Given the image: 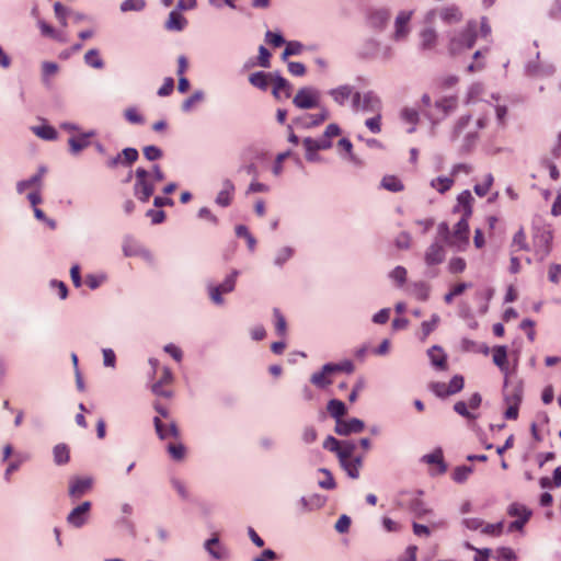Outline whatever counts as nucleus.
<instances>
[{"label":"nucleus","mask_w":561,"mask_h":561,"mask_svg":"<svg viewBox=\"0 0 561 561\" xmlns=\"http://www.w3.org/2000/svg\"><path fill=\"white\" fill-rule=\"evenodd\" d=\"M468 403H466L465 401H458L454 404V410L456 413L466 419L474 420L477 416L468 410Z\"/></svg>","instance_id":"0e129e2a"},{"label":"nucleus","mask_w":561,"mask_h":561,"mask_svg":"<svg viewBox=\"0 0 561 561\" xmlns=\"http://www.w3.org/2000/svg\"><path fill=\"white\" fill-rule=\"evenodd\" d=\"M45 172H46V169L42 167L38 169V172L35 175H33L28 180L19 182L16 185L18 192L21 194L28 187L41 186Z\"/></svg>","instance_id":"2f4dec72"},{"label":"nucleus","mask_w":561,"mask_h":561,"mask_svg":"<svg viewBox=\"0 0 561 561\" xmlns=\"http://www.w3.org/2000/svg\"><path fill=\"white\" fill-rule=\"evenodd\" d=\"M400 117L403 122L411 125L408 131L413 133L420 119L419 112L415 108L404 107L400 112Z\"/></svg>","instance_id":"e433bc0d"},{"label":"nucleus","mask_w":561,"mask_h":561,"mask_svg":"<svg viewBox=\"0 0 561 561\" xmlns=\"http://www.w3.org/2000/svg\"><path fill=\"white\" fill-rule=\"evenodd\" d=\"M265 41L274 47H279L285 44V39L280 34L271 31L265 33Z\"/></svg>","instance_id":"774afa93"},{"label":"nucleus","mask_w":561,"mask_h":561,"mask_svg":"<svg viewBox=\"0 0 561 561\" xmlns=\"http://www.w3.org/2000/svg\"><path fill=\"white\" fill-rule=\"evenodd\" d=\"M31 130L44 140H55L58 136L57 130L49 125L32 126Z\"/></svg>","instance_id":"c9c22d12"},{"label":"nucleus","mask_w":561,"mask_h":561,"mask_svg":"<svg viewBox=\"0 0 561 561\" xmlns=\"http://www.w3.org/2000/svg\"><path fill=\"white\" fill-rule=\"evenodd\" d=\"M438 14L444 23L446 24H456L459 23L462 19V13L459 8L455 4L442 8L438 11Z\"/></svg>","instance_id":"5701e85b"},{"label":"nucleus","mask_w":561,"mask_h":561,"mask_svg":"<svg viewBox=\"0 0 561 561\" xmlns=\"http://www.w3.org/2000/svg\"><path fill=\"white\" fill-rule=\"evenodd\" d=\"M168 453L174 460H182L185 457L186 448L182 443H169Z\"/></svg>","instance_id":"49530a36"},{"label":"nucleus","mask_w":561,"mask_h":561,"mask_svg":"<svg viewBox=\"0 0 561 561\" xmlns=\"http://www.w3.org/2000/svg\"><path fill=\"white\" fill-rule=\"evenodd\" d=\"M438 322H439L438 314H433L430 321L422 322V324H421L422 341H425V339L436 329Z\"/></svg>","instance_id":"3c124183"},{"label":"nucleus","mask_w":561,"mask_h":561,"mask_svg":"<svg viewBox=\"0 0 561 561\" xmlns=\"http://www.w3.org/2000/svg\"><path fill=\"white\" fill-rule=\"evenodd\" d=\"M340 463L352 479L359 477V468L362 466V459L359 457L351 458Z\"/></svg>","instance_id":"4c0bfd02"},{"label":"nucleus","mask_w":561,"mask_h":561,"mask_svg":"<svg viewBox=\"0 0 561 561\" xmlns=\"http://www.w3.org/2000/svg\"><path fill=\"white\" fill-rule=\"evenodd\" d=\"M458 105L457 96H446L435 103V107L442 112L443 117L454 112Z\"/></svg>","instance_id":"c756f323"},{"label":"nucleus","mask_w":561,"mask_h":561,"mask_svg":"<svg viewBox=\"0 0 561 561\" xmlns=\"http://www.w3.org/2000/svg\"><path fill=\"white\" fill-rule=\"evenodd\" d=\"M84 61L88 66L95 69H102L104 67L103 59L98 49L88 50L84 55Z\"/></svg>","instance_id":"79ce46f5"},{"label":"nucleus","mask_w":561,"mask_h":561,"mask_svg":"<svg viewBox=\"0 0 561 561\" xmlns=\"http://www.w3.org/2000/svg\"><path fill=\"white\" fill-rule=\"evenodd\" d=\"M375 114L374 117L366 119L365 125L371 133L378 134L381 130V115L380 112Z\"/></svg>","instance_id":"052dcab7"},{"label":"nucleus","mask_w":561,"mask_h":561,"mask_svg":"<svg viewBox=\"0 0 561 561\" xmlns=\"http://www.w3.org/2000/svg\"><path fill=\"white\" fill-rule=\"evenodd\" d=\"M430 389L433 393H435L438 398H442V399L451 396V393L449 392V389H448V385L446 382H440V381L432 382L430 385Z\"/></svg>","instance_id":"5fc2aeb1"},{"label":"nucleus","mask_w":561,"mask_h":561,"mask_svg":"<svg viewBox=\"0 0 561 561\" xmlns=\"http://www.w3.org/2000/svg\"><path fill=\"white\" fill-rule=\"evenodd\" d=\"M513 247H516L517 250H528L526 233L523 229H519L514 238H513Z\"/></svg>","instance_id":"338daca9"},{"label":"nucleus","mask_w":561,"mask_h":561,"mask_svg":"<svg viewBox=\"0 0 561 561\" xmlns=\"http://www.w3.org/2000/svg\"><path fill=\"white\" fill-rule=\"evenodd\" d=\"M473 197L469 191L461 192L457 197L455 211L461 213V217L469 218L472 214Z\"/></svg>","instance_id":"aec40b11"},{"label":"nucleus","mask_w":561,"mask_h":561,"mask_svg":"<svg viewBox=\"0 0 561 561\" xmlns=\"http://www.w3.org/2000/svg\"><path fill=\"white\" fill-rule=\"evenodd\" d=\"M366 18L370 27L381 31L390 20V11L387 8H371L367 11Z\"/></svg>","instance_id":"9b49d317"},{"label":"nucleus","mask_w":561,"mask_h":561,"mask_svg":"<svg viewBox=\"0 0 561 561\" xmlns=\"http://www.w3.org/2000/svg\"><path fill=\"white\" fill-rule=\"evenodd\" d=\"M91 134H81L78 136H73L69 138L68 142L70 146V150L73 154L79 153L81 150L87 148L90 145V138Z\"/></svg>","instance_id":"7c9ffc66"},{"label":"nucleus","mask_w":561,"mask_h":561,"mask_svg":"<svg viewBox=\"0 0 561 561\" xmlns=\"http://www.w3.org/2000/svg\"><path fill=\"white\" fill-rule=\"evenodd\" d=\"M445 249L439 242L432 243L425 251L424 260L428 266L440 264L445 260Z\"/></svg>","instance_id":"f3484780"},{"label":"nucleus","mask_w":561,"mask_h":561,"mask_svg":"<svg viewBox=\"0 0 561 561\" xmlns=\"http://www.w3.org/2000/svg\"><path fill=\"white\" fill-rule=\"evenodd\" d=\"M420 38L422 49H432L436 45L437 33L434 28L427 27L421 32Z\"/></svg>","instance_id":"f704fd0d"},{"label":"nucleus","mask_w":561,"mask_h":561,"mask_svg":"<svg viewBox=\"0 0 561 561\" xmlns=\"http://www.w3.org/2000/svg\"><path fill=\"white\" fill-rule=\"evenodd\" d=\"M273 314L275 318V330L279 336H285L287 333V323L285 317L278 308H274Z\"/></svg>","instance_id":"c03bdc74"},{"label":"nucleus","mask_w":561,"mask_h":561,"mask_svg":"<svg viewBox=\"0 0 561 561\" xmlns=\"http://www.w3.org/2000/svg\"><path fill=\"white\" fill-rule=\"evenodd\" d=\"M293 103L298 108H312L318 105V95L313 90L309 88H302L296 93Z\"/></svg>","instance_id":"f8f14e48"},{"label":"nucleus","mask_w":561,"mask_h":561,"mask_svg":"<svg viewBox=\"0 0 561 561\" xmlns=\"http://www.w3.org/2000/svg\"><path fill=\"white\" fill-rule=\"evenodd\" d=\"M273 94L275 95V98H280L283 95L284 98L287 99L290 96L291 85L285 78L280 76H275L273 78Z\"/></svg>","instance_id":"a878e982"},{"label":"nucleus","mask_w":561,"mask_h":561,"mask_svg":"<svg viewBox=\"0 0 561 561\" xmlns=\"http://www.w3.org/2000/svg\"><path fill=\"white\" fill-rule=\"evenodd\" d=\"M495 559L497 561H516L517 557L512 548L501 547L495 551Z\"/></svg>","instance_id":"864d4df0"},{"label":"nucleus","mask_w":561,"mask_h":561,"mask_svg":"<svg viewBox=\"0 0 561 561\" xmlns=\"http://www.w3.org/2000/svg\"><path fill=\"white\" fill-rule=\"evenodd\" d=\"M304 45L297 41L286 43V47L282 54V59L286 60L289 56L301 54Z\"/></svg>","instance_id":"09e8293b"},{"label":"nucleus","mask_w":561,"mask_h":561,"mask_svg":"<svg viewBox=\"0 0 561 561\" xmlns=\"http://www.w3.org/2000/svg\"><path fill=\"white\" fill-rule=\"evenodd\" d=\"M329 117L327 110H322L316 114H305L297 118L296 123L304 128H311L322 124Z\"/></svg>","instance_id":"6ab92c4d"},{"label":"nucleus","mask_w":561,"mask_h":561,"mask_svg":"<svg viewBox=\"0 0 561 561\" xmlns=\"http://www.w3.org/2000/svg\"><path fill=\"white\" fill-rule=\"evenodd\" d=\"M477 28L478 23L476 21H469L465 28L457 36L450 39V54L456 55L465 49L472 48L477 39Z\"/></svg>","instance_id":"7ed1b4c3"},{"label":"nucleus","mask_w":561,"mask_h":561,"mask_svg":"<svg viewBox=\"0 0 561 561\" xmlns=\"http://www.w3.org/2000/svg\"><path fill=\"white\" fill-rule=\"evenodd\" d=\"M507 514L512 517H517L516 520L510 524L508 531L522 530L531 516V512L525 505L518 503L511 504Z\"/></svg>","instance_id":"6e6552de"},{"label":"nucleus","mask_w":561,"mask_h":561,"mask_svg":"<svg viewBox=\"0 0 561 561\" xmlns=\"http://www.w3.org/2000/svg\"><path fill=\"white\" fill-rule=\"evenodd\" d=\"M91 502L84 501L76 506L67 516V523L76 528H80L87 524L91 512Z\"/></svg>","instance_id":"1a4fd4ad"},{"label":"nucleus","mask_w":561,"mask_h":561,"mask_svg":"<svg viewBox=\"0 0 561 561\" xmlns=\"http://www.w3.org/2000/svg\"><path fill=\"white\" fill-rule=\"evenodd\" d=\"M381 186L385 190L390 191V192H394V193L401 192L404 188V185L401 182V180L398 179L394 175H386V176H383V179L381 180Z\"/></svg>","instance_id":"a19ab883"},{"label":"nucleus","mask_w":561,"mask_h":561,"mask_svg":"<svg viewBox=\"0 0 561 561\" xmlns=\"http://www.w3.org/2000/svg\"><path fill=\"white\" fill-rule=\"evenodd\" d=\"M413 15V11H401L394 21V39L400 41L408 36L410 32L409 23Z\"/></svg>","instance_id":"4468645a"},{"label":"nucleus","mask_w":561,"mask_h":561,"mask_svg":"<svg viewBox=\"0 0 561 561\" xmlns=\"http://www.w3.org/2000/svg\"><path fill=\"white\" fill-rule=\"evenodd\" d=\"M234 193V185L230 180L222 183V188L216 197V203L221 207H227L231 204Z\"/></svg>","instance_id":"b1692460"},{"label":"nucleus","mask_w":561,"mask_h":561,"mask_svg":"<svg viewBox=\"0 0 561 561\" xmlns=\"http://www.w3.org/2000/svg\"><path fill=\"white\" fill-rule=\"evenodd\" d=\"M356 449L354 443L351 442H341V449L339 450L337 457L340 462H344L347 459L353 458V454Z\"/></svg>","instance_id":"a18cd8bd"},{"label":"nucleus","mask_w":561,"mask_h":561,"mask_svg":"<svg viewBox=\"0 0 561 561\" xmlns=\"http://www.w3.org/2000/svg\"><path fill=\"white\" fill-rule=\"evenodd\" d=\"M238 272L233 271L227 278L218 286L209 287V296L213 302L221 305L224 302L222 294H228L234 289Z\"/></svg>","instance_id":"9d476101"},{"label":"nucleus","mask_w":561,"mask_h":561,"mask_svg":"<svg viewBox=\"0 0 561 561\" xmlns=\"http://www.w3.org/2000/svg\"><path fill=\"white\" fill-rule=\"evenodd\" d=\"M552 239L553 234L550 226L535 227L533 244L539 260H543L549 255L551 251Z\"/></svg>","instance_id":"20e7f679"},{"label":"nucleus","mask_w":561,"mask_h":561,"mask_svg":"<svg viewBox=\"0 0 561 561\" xmlns=\"http://www.w3.org/2000/svg\"><path fill=\"white\" fill-rule=\"evenodd\" d=\"M329 93L336 103L343 105L355 92H353V88L350 85H341L332 89Z\"/></svg>","instance_id":"473e14b6"},{"label":"nucleus","mask_w":561,"mask_h":561,"mask_svg":"<svg viewBox=\"0 0 561 561\" xmlns=\"http://www.w3.org/2000/svg\"><path fill=\"white\" fill-rule=\"evenodd\" d=\"M492 183L493 176L491 174H488L482 183L474 185L476 194L479 195L480 197L485 196L489 193Z\"/></svg>","instance_id":"4d7b16f0"},{"label":"nucleus","mask_w":561,"mask_h":561,"mask_svg":"<svg viewBox=\"0 0 561 561\" xmlns=\"http://www.w3.org/2000/svg\"><path fill=\"white\" fill-rule=\"evenodd\" d=\"M422 461L427 465L436 466V469L432 472L433 474H443L447 470V466L444 461L443 450L440 448L435 449L433 453L424 455Z\"/></svg>","instance_id":"a211bd4d"},{"label":"nucleus","mask_w":561,"mask_h":561,"mask_svg":"<svg viewBox=\"0 0 561 561\" xmlns=\"http://www.w3.org/2000/svg\"><path fill=\"white\" fill-rule=\"evenodd\" d=\"M365 424L359 419L353 417L350 420H341L335 423V433L341 436H347L355 433L363 432Z\"/></svg>","instance_id":"ddd939ff"},{"label":"nucleus","mask_w":561,"mask_h":561,"mask_svg":"<svg viewBox=\"0 0 561 561\" xmlns=\"http://www.w3.org/2000/svg\"><path fill=\"white\" fill-rule=\"evenodd\" d=\"M304 147L307 151L306 159L308 161H313L316 152L321 150L317 139H312L310 137L304 139Z\"/></svg>","instance_id":"de8ad7c7"},{"label":"nucleus","mask_w":561,"mask_h":561,"mask_svg":"<svg viewBox=\"0 0 561 561\" xmlns=\"http://www.w3.org/2000/svg\"><path fill=\"white\" fill-rule=\"evenodd\" d=\"M503 528H504L503 522H499L495 524H489V523L484 522L481 534L486 535V536H492V537H499L502 535Z\"/></svg>","instance_id":"8fccbe9b"},{"label":"nucleus","mask_w":561,"mask_h":561,"mask_svg":"<svg viewBox=\"0 0 561 561\" xmlns=\"http://www.w3.org/2000/svg\"><path fill=\"white\" fill-rule=\"evenodd\" d=\"M91 478H73L69 482V495L73 500H78L87 494L92 488Z\"/></svg>","instance_id":"2eb2a0df"},{"label":"nucleus","mask_w":561,"mask_h":561,"mask_svg":"<svg viewBox=\"0 0 561 561\" xmlns=\"http://www.w3.org/2000/svg\"><path fill=\"white\" fill-rule=\"evenodd\" d=\"M158 375L157 381L151 386L152 392L162 400L169 401L172 398L171 385L173 381L172 373L169 368L163 367L154 371Z\"/></svg>","instance_id":"39448f33"},{"label":"nucleus","mask_w":561,"mask_h":561,"mask_svg":"<svg viewBox=\"0 0 561 561\" xmlns=\"http://www.w3.org/2000/svg\"><path fill=\"white\" fill-rule=\"evenodd\" d=\"M411 243H412L411 234L405 231L400 232L394 239V244L399 250L410 249Z\"/></svg>","instance_id":"6e6d98bb"},{"label":"nucleus","mask_w":561,"mask_h":561,"mask_svg":"<svg viewBox=\"0 0 561 561\" xmlns=\"http://www.w3.org/2000/svg\"><path fill=\"white\" fill-rule=\"evenodd\" d=\"M157 415L153 417L156 432L161 439L178 438L179 428L170 414L168 402L157 400L153 404Z\"/></svg>","instance_id":"f257e3e1"},{"label":"nucleus","mask_w":561,"mask_h":561,"mask_svg":"<svg viewBox=\"0 0 561 561\" xmlns=\"http://www.w3.org/2000/svg\"><path fill=\"white\" fill-rule=\"evenodd\" d=\"M352 105L354 111H365L370 113H379L381 111L380 99L371 91L360 95L359 92H355L352 99Z\"/></svg>","instance_id":"423d86ee"},{"label":"nucleus","mask_w":561,"mask_h":561,"mask_svg":"<svg viewBox=\"0 0 561 561\" xmlns=\"http://www.w3.org/2000/svg\"><path fill=\"white\" fill-rule=\"evenodd\" d=\"M205 549L211 554L215 559H225L227 557L226 550L220 546L219 539L214 537L208 539L205 542Z\"/></svg>","instance_id":"72a5a7b5"},{"label":"nucleus","mask_w":561,"mask_h":561,"mask_svg":"<svg viewBox=\"0 0 561 561\" xmlns=\"http://www.w3.org/2000/svg\"><path fill=\"white\" fill-rule=\"evenodd\" d=\"M187 24L186 19L178 11H171L165 22V27L170 31H182Z\"/></svg>","instance_id":"cd10ccee"},{"label":"nucleus","mask_w":561,"mask_h":561,"mask_svg":"<svg viewBox=\"0 0 561 561\" xmlns=\"http://www.w3.org/2000/svg\"><path fill=\"white\" fill-rule=\"evenodd\" d=\"M327 410L329 414L335 419V423L341 421L342 417L346 414V407L343 401L337 399H332L328 402Z\"/></svg>","instance_id":"bb28decb"},{"label":"nucleus","mask_w":561,"mask_h":561,"mask_svg":"<svg viewBox=\"0 0 561 561\" xmlns=\"http://www.w3.org/2000/svg\"><path fill=\"white\" fill-rule=\"evenodd\" d=\"M453 185H454V180H453V178H448V176H438L431 181V186L440 194H444L447 191H449Z\"/></svg>","instance_id":"58836bf2"},{"label":"nucleus","mask_w":561,"mask_h":561,"mask_svg":"<svg viewBox=\"0 0 561 561\" xmlns=\"http://www.w3.org/2000/svg\"><path fill=\"white\" fill-rule=\"evenodd\" d=\"M493 363L507 376L510 373L506 346H495L492 352Z\"/></svg>","instance_id":"412c9836"},{"label":"nucleus","mask_w":561,"mask_h":561,"mask_svg":"<svg viewBox=\"0 0 561 561\" xmlns=\"http://www.w3.org/2000/svg\"><path fill=\"white\" fill-rule=\"evenodd\" d=\"M427 354L433 366L440 370L447 369V356L442 347L433 346L428 350Z\"/></svg>","instance_id":"393cba45"},{"label":"nucleus","mask_w":561,"mask_h":561,"mask_svg":"<svg viewBox=\"0 0 561 561\" xmlns=\"http://www.w3.org/2000/svg\"><path fill=\"white\" fill-rule=\"evenodd\" d=\"M268 79H270V75L262 72V71L254 72L249 77L250 83L261 90L267 89Z\"/></svg>","instance_id":"37998d69"},{"label":"nucleus","mask_w":561,"mask_h":561,"mask_svg":"<svg viewBox=\"0 0 561 561\" xmlns=\"http://www.w3.org/2000/svg\"><path fill=\"white\" fill-rule=\"evenodd\" d=\"M470 123H471V117L469 115L461 116L457 121V123L455 125V129H454V134L456 136H459V135L466 133L465 147L467 150H470L474 146L477 139L479 138L478 131L480 129L485 128V126L488 124V118L485 116L479 117L476 121V123L473 124L472 128L467 130V127H469Z\"/></svg>","instance_id":"f03ea898"},{"label":"nucleus","mask_w":561,"mask_h":561,"mask_svg":"<svg viewBox=\"0 0 561 561\" xmlns=\"http://www.w3.org/2000/svg\"><path fill=\"white\" fill-rule=\"evenodd\" d=\"M271 53L263 45H261L259 47L257 65L263 68H268L271 66Z\"/></svg>","instance_id":"69168bd1"},{"label":"nucleus","mask_w":561,"mask_h":561,"mask_svg":"<svg viewBox=\"0 0 561 561\" xmlns=\"http://www.w3.org/2000/svg\"><path fill=\"white\" fill-rule=\"evenodd\" d=\"M522 397L523 390L519 386L508 388L507 383L505 382L504 400L506 404L519 405L522 402Z\"/></svg>","instance_id":"c85d7f7f"},{"label":"nucleus","mask_w":561,"mask_h":561,"mask_svg":"<svg viewBox=\"0 0 561 561\" xmlns=\"http://www.w3.org/2000/svg\"><path fill=\"white\" fill-rule=\"evenodd\" d=\"M448 243L458 250H465L467 248L469 243V225L467 217H461L460 220L455 225Z\"/></svg>","instance_id":"0eeeda50"},{"label":"nucleus","mask_w":561,"mask_h":561,"mask_svg":"<svg viewBox=\"0 0 561 561\" xmlns=\"http://www.w3.org/2000/svg\"><path fill=\"white\" fill-rule=\"evenodd\" d=\"M333 373H334V367H332V364H325L322 367V370L312 374L310 380L314 386H317L319 388H324L332 382L331 379L329 378V375H331Z\"/></svg>","instance_id":"4be33fe9"},{"label":"nucleus","mask_w":561,"mask_h":561,"mask_svg":"<svg viewBox=\"0 0 561 561\" xmlns=\"http://www.w3.org/2000/svg\"><path fill=\"white\" fill-rule=\"evenodd\" d=\"M202 100H203V92L197 91V92L193 93L190 98H187V99L182 103V110H183L184 112H188V111H191V108H192L196 103H199Z\"/></svg>","instance_id":"e2e57ef3"},{"label":"nucleus","mask_w":561,"mask_h":561,"mask_svg":"<svg viewBox=\"0 0 561 561\" xmlns=\"http://www.w3.org/2000/svg\"><path fill=\"white\" fill-rule=\"evenodd\" d=\"M472 473V468L469 466H459L454 469L453 480L457 483L465 482Z\"/></svg>","instance_id":"603ef678"},{"label":"nucleus","mask_w":561,"mask_h":561,"mask_svg":"<svg viewBox=\"0 0 561 561\" xmlns=\"http://www.w3.org/2000/svg\"><path fill=\"white\" fill-rule=\"evenodd\" d=\"M138 151L135 148H126L116 157L108 160L107 165L115 168L117 165L129 167L138 160Z\"/></svg>","instance_id":"dca6fc26"},{"label":"nucleus","mask_w":561,"mask_h":561,"mask_svg":"<svg viewBox=\"0 0 561 561\" xmlns=\"http://www.w3.org/2000/svg\"><path fill=\"white\" fill-rule=\"evenodd\" d=\"M449 392L456 394L463 389L465 380L461 375H455L451 380L447 383Z\"/></svg>","instance_id":"bf43d9fd"},{"label":"nucleus","mask_w":561,"mask_h":561,"mask_svg":"<svg viewBox=\"0 0 561 561\" xmlns=\"http://www.w3.org/2000/svg\"><path fill=\"white\" fill-rule=\"evenodd\" d=\"M407 270L403 266H397L390 273V277L398 283L399 286H402L407 280Z\"/></svg>","instance_id":"680f3d73"},{"label":"nucleus","mask_w":561,"mask_h":561,"mask_svg":"<svg viewBox=\"0 0 561 561\" xmlns=\"http://www.w3.org/2000/svg\"><path fill=\"white\" fill-rule=\"evenodd\" d=\"M70 459V451L67 445L58 444L54 447V461L56 465H65Z\"/></svg>","instance_id":"ea45409f"},{"label":"nucleus","mask_w":561,"mask_h":561,"mask_svg":"<svg viewBox=\"0 0 561 561\" xmlns=\"http://www.w3.org/2000/svg\"><path fill=\"white\" fill-rule=\"evenodd\" d=\"M467 263L462 257H453L448 263V271L451 274H459L466 270Z\"/></svg>","instance_id":"13d9d810"}]
</instances>
